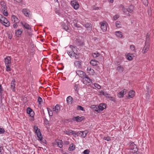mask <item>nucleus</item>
<instances>
[{"label": "nucleus", "instance_id": "obj_38", "mask_svg": "<svg viewBox=\"0 0 154 154\" xmlns=\"http://www.w3.org/2000/svg\"><path fill=\"white\" fill-rule=\"evenodd\" d=\"M100 95H104L106 97H107L109 95V94H107L106 93H104V91L102 90L101 91H100Z\"/></svg>", "mask_w": 154, "mask_h": 154}, {"label": "nucleus", "instance_id": "obj_41", "mask_svg": "<svg viewBox=\"0 0 154 154\" xmlns=\"http://www.w3.org/2000/svg\"><path fill=\"white\" fill-rule=\"evenodd\" d=\"M77 109L78 110L85 111L83 107L80 106H78L77 107Z\"/></svg>", "mask_w": 154, "mask_h": 154}, {"label": "nucleus", "instance_id": "obj_52", "mask_svg": "<svg viewBox=\"0 0 154 154\" xmlns=\"http://www.w3.org/2000/svg\"><path fill=\"white\" fill-rule=\"evenodd\" d=\"M119 17V16L118 15H115L113 17V19L114 20H116Z\"/></svg>", "mask_w": 154, "mask_h": 154}, {"label": "nucleus", "instance_id": "obj_33", "mask_svg": "<svg viewBox=\"0 0 154 154\" xmlns=\"http://www.w3.org/2000/svg\"><path fill=\"white\" fill-rule=\"evenodd\" d=\"M6 18L2 14H0V21L2 23L5 20Z\"/></svg>", "mask_w": 154, "mask_h": 154}, {"label": "nucleus", "instance_id": "obj_23", "mask_svg": "<svg viewBox=\"0 0 154 154\" xmlns=\"http://www.w3.org/2000/svg\"><path fill=\"white\" fill-rule=\"evenodd\" d=\"M122 10L126 14L127 16H130V14L128 12V8H124V7H123L122 9Z\"/></svg>", "mask_w": 154, "mask_h": 154}, {"label": "nucleus", "instance_id": "obj_8", "mask_svg": "<svg viewBox=\"0 0 154 154\" xmlns=\"http://www.w3.org/2000/svg\"><path fill=\"white\" fill-rule=\"evenodd\" d=\"M64 132L69 135H73L75 136L77 134V133L75 131L72 130H65L64 131Z\"/></svg>", "mask_w": 154, "mask_h": 154}, {"label": "nucleus", "instance_id": "obj_20", "mask_svg": "<svg viewBox=\"0 0 154 154\" xmlns=\"http://www.w3.org/2000/svg\"><path fill=\"white\" fill-rule=\"evenodd\" d=\"M74 65L78 68H81V62L78 61H75L74 62Z\"/></svg>", "mask_w": 154, "mask_h": 154}, {"label": "nucleus", "instance_id": "obj_55", "mask_svg": "<svg viewBox=\"0 0 154 154\" xmlns=\"http://www.w3.org/2000/svg\"><path fill=\"white\" fill-rule=\"evenodd\" d=\"M39 140L40 141H42L43 143H45L46 140L42 137Z\"/></svg>", "mask_w": 154, "mask_h": 154}, {"label": "nucleus", "instance_id": "obj_36", "mask_svg": "<svg viewBox=\"0 0 154 154\" xmlns=\"http://www.w3.org/2000/svg\"><path fill=\"white\" fill-rule=\"evenodd\" d=\"M75 145L73 144H71L70 145L69 150L70 151H73L75 148Z\"/></svg>", "mask_w": 154, "mask_h": 154}, {"label": "nucleus", "instance_id": "obj_45", "mask_svg": "<svg viewBox=\"0 0 154 154\" xmlns=\"http://www.w3.org/2000/svg\"><path fill=\"white\" fill-rule=\"evenodd\" d=\"M94 85L95 87L98 88V89H100L101 87L98 84L95 83L94 84Z\"/></svg>", "mask_w": 154, "mask_h": 154}, {"label": "nucleus", "instance_id": "obj_39", "mask_svg": "<svg viewBox=\"0 0 154 154\" xmlns=\"http://www.w3.org/2000/svg\"><path fill=\"white\" fill-rule=\"evenodd\" d=\"M116 26L117 28H120L121 27V23L119 21H117L116 22Z\"/></svg>", "mask_w": 154, "mask_h": 154}, {"label": "nucleus", "instance_id": "obj_6", "mask_svg": "<svg viewBox=\"0 0 154 154\" xmlns=\"http://www.w3.org/2000/svg\"><path fill=\"white\" fill-rule=\"evenodd\" d=\"M22 12L26 17H29L31 15V13L30 11L27 8L23 9L22 10Z\"/></svg>", "mask_w": 154, "mask_h": 154}, {"label": "nucleus", "instance_id": "obj_59", "mask_svg": "<svg viewBox=\"0 0 154 154\" xmlns=\"http://www.w3.org/2000/svg\"><path fill=\"white\" fill-rule=\"evenodd\" d=\"M3 92V89L1 85H0V94H2Z\"/></svg>", "mask_w": 154, "mask_h": 154}, {"label": "nucleus", "instance_id": "obj_17", "mask_svg": "<svg viewBox=\"0 0 154 154\" xmlns=\"http://www.w3.org/2000/svg\"><path fill=\"white\" fill-rule=\"evenodd\" d=\"M101 24V28L103 32L106 31L107 30V27L105 23H100Z\"/></svg>", "mask_w": 154, "mask_h": 154}, {"label": "nucleus", "instance_id": "obj_32", "mask_svg": "<svg viewBox=\"0 0 154 154\" xmlns=\"http://www.w3.org/2000/svg\"><path fill=\"white\" fill-rule=\"evenodd\" d=\"M92 55L93 57L96 58L100 55V54L98 52L96 51L95 52L93 53Z\"/></svg>", "mask_w": 154, "mask_h": 154}, {"label": "nucleus", "instance_id": "obj_56", "mask_svg": "<svg viewBox=\"0 0 154 154\" xmlns=\"http://www.w3.org/2000/svg\"><path fill=\"white\" fill-rule=\"evenodd\" d=\"M63 29H64L66 31H67L68 29V27L66 25H64L63 26Z\"/></svg>", "mask_w": 154, "mask_h": 154}, {"label": "nucleus", "instance_id": "obj_51", "mask_svg": "<svg viewBox=\"0 0 154 154\" xmlns=\"http://www.w3.org/2000/svg\"><path fill=\"white\" fill-rule=\"evenodd\" d=\"M29 114L31 117H33L34 115V112L32 110Z\"/></svg>", "mask_w": 154, "mask_h": 154}, {"label": "nucleus", "instance_id": "obj_47", "mask_svg": "<svg viewBox=\"0 0 154 154\" xmlns=\"http://www.w3.org/2000/svg\"><path fill=\"white\" fill-rule=\"evenodd\" d=\"M103 139L108 141L111 140V139L109 137H104Z\"/></svg>", "mask_w": 154, "mask_h": 154}, {"label": "nucleus", "instance_id": "obj_63", "mask_svg": "<svg viewBox=\"0 0 154 154\" xmlns=\"http://www.w3.org/2000/svg\"><path fill=\"white\" fill-rule=\"evenodd\" d=\"M17 23H15L13 25V27L14 28H17L18 26L17 25Z\"/></svg>", "mask_w": 154, "mask_h": 154}, {"label": "nucleus", "instance_id": "obj_49", "mask_svg": "<svg viewBox=\"0 0 154 154\" xmlns=\"http://www.w3.org/2000/svg\"><path fill=\"white\" fill-rule=\"evenodd\" d=\"M5 132V131L4 128L0 127V134L4 133Z\"/></svg>", "mask_w": 154, "mask_h": 154}, {"label": "nucleus", "instance_id": "obj_48", "mask_svg": "<svg viewBox=\"0 0 154 154\" xmlns=\"http://www.w3.org/2000/svg\"><path fill=\"white\" fill-rule=\"evenodd\" d=\"M90 152V150L89 149H86L83 152L84 154H89Z\"/></svg>", "mask_w": 154, "mask_h": 154}, {"label": "nucleus", "instance_id": "obj_22", "mask_svg": "<svg viewBox=\"0 0 154 154\" xmlns=\"http://www.w3.org/2000/svg\"><path fill=\"white\" fill-rule=\"evenodd\" d=\"M73 100V98L70 96L66 98V101L68 104H71Z\"/></svg>", "mask_w": 154, "mask_h": 154}, {"label": "nucleus", "instance_id": "obj_24", "mask_svg": "<svg viewBox=\"0 0 154 154\" xmlns=\"http://www.w3.org/2000/svg\"><path fill=\"white\" fill-rule=\"evenodd\" d=\"M124 69L123 67L121 66H118L116 69L117 71L120 73H122L124 71Z\"/></svg>", "mask_w": 154, "mask_h": 154}, {"label": "nucleus", "instance_id": "obj_27", "mask_svg": "<svg viewBox=\"0 0 154 154\" xmlns=\"http://www.w3.org/2000/svg\"><path fill=\"white\" fill-rule=\"evenodd\" d=\"M15 81H12L11 84V88L12 90L13 91L15 90Z\"/></svg>", "mask_w": 154, "mask_h": 154}, {"label": "nucleus", "instance_id": "obj_46", "mask_svg": "<svg viewBox=\"0 0 154 154\" xmlns=\"http://www.w3.org/2000/svg\"><path fill=\"white\" fill-rule=\"evenodd\" d=\"M38 101L39 104H41V103L42 101V99L41 97H38Z\"/></svg>", "mask_w": 154, "mask_h": 154}, {"label": "nucleus", "instance_id": "obj_15", "mask_svg": "<svg viewBox=\"0 0 154 154\" xmlns=\"http://www.w3.org/2000/svg\"><path fill=\"white\" fill-rule=\"evenodd\" d=\"M21 23L25 29L28 30H30L31 29V27L30 26V25L27 23H24L21 22Z\"/></svg>", "mask_w": 154, "mask_h": 154}, {"label": "nucleus", "instance_id": "obj_30", "mask_svg": "<svg viewBox=\"0 0 154 154\" xmlns=\"http://www.w3.org/2000/svg\"><path fill=\"white\" fill-rule=\"evenodd\" d=\"M23 32L22 29H20L17 30L15 32L16 35L17 36L20 35L22 34Z\"/></svg>", "mask_w": 154, "mask_h": 154}, {"label": "nucleus", "instance_id": "obj_7", "mask_svg": "<svg viewBox=\"0 0 154 154\" xmlns=\"http://www.w3.org/2000/svg\"><path fill=\"white\" fill-rule=\"evenodd\" d=\"M83 82L84 84H89L90 82H92L91 80L87 76H85V77L83 78Z\"/></svg>", "mask_w": 154, "mask_h": 154}, {"label": "nucleus", "instance_id": "obj_16", "mask_svg": "<svg viewBox=\"0 0 154 154\" xmlns=\"http://www.w3.org/2000/svg\"><path fill=\"white\" fill-rule=\"evenodd\" d=\"M87 70L88 73L90 75H93L94 73V70L93 69H91L90 66L88 67Z\"/></svg>", "mask_w": 154, "mask_h": 154}, {"label": "nucleus", "instance_id": "obj_57", "mask_svg": "<svg viewBox=\"0 0 154 154\" xmlns=\"http://www.w3.org/2000/svg\"><path fill=\"white\" fill-rule=\"evenodd\" d=\"M38 127L36 126H35L34 127V129L35 132H37V130L39 129Z\"/></svg>", "mask_w": 154, "mask_h": 154}, {"label": "nucleus", "instance_id": "obj_3", "mask_svg": "<svg viewBox=\"0 0 154 154\" xmlns=\"http://www.w3.org/2000/svg\"><path fill=\"white\" fill-rule=\"evenodd\" d=\"M150 41L149 35V33H147L146 36V41L145 43V46L144 48H147L149 45V42Z\"/></svg>", "mask_w": 154, "mask_h": 154}, {"label": "nucleus", "instance_id": "obj_19", "mask_svg": "<svg viewBox=\"0 0 154 154\" xmlns=\"http://www.w3.org/2000/svg\"><path fill=\"white\" fill-rule=\"evenodd\" d=\"M84 26L88 30L91 31L92 29L91 25L89 23H86Z\"/></svg>", "mask_w": 154, "mask_h": 154}, {"label": "nucleus", "instance_id": "obj_13", "mask_svg": "<svg viewBox=\"0 0 154 154\" xmlns=\"http://www.w3.org/2000/svg\"><path fill=\"white\" fill-rule=\"evenodd\" d=\"M84 119V116L79 117L78 116L74 117L73 118V119L77 122H81L82 120H83Z\"/></svg>", "mask_w": 154, "mask_h": 154}, {"label": "nucleus", "instance_id": "obj_34", "mask_svg": "<svg viewBox=\"0 0 154 154\" xmlns=\"http://www.w3.org/2000/svg\"><path fill=\"white\" fill-rule=\"evenodd\" d=\"M47 109L49 116H52L54 112L53 110H52L51 109L48 108H47Z\"/></svg>", "mask_w": 154, "mask_h": 154}, {"label": "nucleus", "instance_id": "obj_64", "mask_svg": "<svg viewBox=\"0 0 154 154\" xmlns=\"http://www.w3.org/2000/svg\"><path fill=\"white\" fill-rule=\"evenodd\" d=\"M77 23V21L76 20H74L73 21V26L75 25V24H76Z\"/></svg>", "mask_w": 154, "mask_h": 154}, {"label": "nucleus", "instance_id": "obj_14", "mask_svg": "<svg viewBox=\"0 0 154 154\" xmlns=\"http://www.w3.org/2000/svg\"><path fill=\"white\" fill-rule=\"evenodd\" d=\"M76 44L78 46H81L84 44V42L78 38H76L75 40Z\"/></svg>", "mask_w": 154, "mask_h": 154}, {"label": "nucleus", "instance_id": "obj_10", "mask_svg": "<svg viewBox=\"0 0 154 154\" xmlns=\"http://www.w3.org/2000/svg\"><path fill=\"white\" fill-rule=\"evenodd\" d=\"M76 74L79 76L83 78L85 77V74L83 71L81 70H77L76 72Z\"/></svg>", "mask_w": 154, "mask_h": 154}, {"label": "nucleus", "instance_id": "obj_2", "mask_svg": "<svg viewBox=\"0 0 154 154\" xmlns=\"http://www.w3.org/2000/svg\"><path fill=\"white\" fill-rule=\"evenodd\" d=\"M130 149L132 150L131 151L132 153H134L138 151V149L136 145L132 142H130L129 143Z\"/></svg>", "mask_w": 154, "mask_h": 154}, {"label": "nucleus", "instance_id": "obj_35", "mask_svg": "<svg viewBox=\"0 0 154 154\" xmlns=\"http://www.w3.org/2000/svg\"><path fill=\"white\" fill-rule=\"evenodd\" d=\"M81 133H82L81 135L83 137H85L88 133L87 131H80Z\"/></svg>", "mask_w": 154, "mask_h": 154}, {"label": "nucleus", "instance_id": "obj_4", "mask_svg": "<svg viewBox=\"0 0 154 154\" xmlns=\"http://www.w3.org/2000/svg\"><path fill=\"white\" fill-rule=\"evenodd\" d=\"M106 107V105L104 103H101L97 106V112L99 113L102 111Z\"/></svg>", "mask_w": 154, "mask_h": 154}, {"label": "nucleus", "instance_id": "obj_28", "mask_svg": "<svg viewBox=\"0 0 154 154\" xmlns=\"http://www.w3.org/2000/svg\"><path fill=\"white\" fill-rule=\"evenodd\" d=\"M67 53L71 57H75V55H76L74 52L73 51H71V52L68 51Z\"/></svg>", "mask_w": 154, "mask_h": 154}, {"label": "nucleus", "instance_id": "obj_40", "mask_svg": "<svg viewBox=\"0 0 154 154\" xmlns=\"http://www.w3.org/2000/svg\"><path fill=\"white\" fill-rule=\"evenodd\" d=\"M27 51L28 52H30L32 55H33L34 53V49H29L27 50Z\"/></svg>", "mask_w": 154, "mask_h": 154}, {"label": "nucleus", "instance_id": "obj_1", "mask_svg": "<svg viewBox=\"0 0 154 154\" xmlns=\"http://www.w3.org/2000/svg\"><path fill=\"white\" fill-rule=\"evenodd\" d=\"M0 5L2 6V10L4 15L7 16L8 15V14L5 3L4 2L2 1L0 2Z\"/></svg>", "mask_w": 154, "mask_h": 154}, {"label": "nucleus", "instance_id": "obj_12", "mask_svg": "<svg viewBox=\"0 0 154 154\" xmlns=\"http://www.w3.org/2000/svg\"><path fill=\"white\" fill-rule=\"evenodd\" d=\"M11 20L13 23H17L19 21L18 18L15 15H13L11 16Z\"/></svg>", "mask_w": 154, "mask_h": 154}, {"label": "nucleus", "instance_id": "obj_43", "mask_svg": "<svg viewBox=\"0 0 154 154\" xmlns=\"http://www.w3.org/2000/svg\"><path fill=\"white\" fill-rule=\"evenodd\" d=\"M10 65L6 66V70L7 71L9 72L11 71Z\"/></svg>", "mask_w": 154, "mask_h": 154}, {"label": "nucleus", "instance_id": "obj_5", "mask_svg": "<svg viewBox=\"0 0 154 154\" xmlns=\"http://www.w3.org/2000/svg\"><path fill=\"white\" fill-rule=\"evenodd\" d=\"M60 105L57 104L53 108V111L54 113L58 114L60 111Z\"/></svg>", "mask_w": 154, "mask_h": 154}, {"label": "nucleus", "instance_id": "obj_18", "mask_svg": "<svg viewBox=\"0 0 154 154\" xmlns=\"http://www.w3.org/2000/svg\"><path fill=\"white\" fill-rule=\"evenodd\" d=\"M99 63L98 62L95 60H92L90 62V63L91 65L93 66H96Z\"/></svg>", "mask_w": 154, "mask_h": 154}, {"label": "nucleus", "instance_id": "obj_37", "mask_svg": "<svg viewBox=\"0 0 154 154\" xmlns=\"http://www.w3.org/2000/svg\"><path fill=\"white\" fill-rule=\"evenodd\" d=\"M91 108L93 110L97 112V106L96 105H92L91 106Z\"/></svg>", "mask_w": 154, "mask_h": 154}, {"label": "nucleus", "instance_id": "obj_25", "mask_svg": "<svg viewBox=\"0 0 154 154\" xmlns=\"http://www.w3.org/2000/svg\"><path fill=\"white\" fill-rule=\"evenodd\" d=\"M135 92L133 91H130L128 93V96L129 98L133 97L134 96Z\"/></svg>", "mask_w": 154, "mask_h": 154}, {"label": "nucleus", "instance_id": "obj_53", "mask_svg": "<svg viewBox=\"0 0 154 154\" xmlns=\"http://www.w3.org/2000/svg\"><path fill=\"white\" fill-rule=\"evenodd\" d=\"M32 110V109L30 108H28L27 109V112L28 114H29Z\"/></svg>", "mask_w": 154, "mask_h": 154}, {"label": "nucleus", "instance_id": "obj_9", "mask_svg": "<svg viewBox=\"0 0 154 154\" xmlns=\"http://www.w3.org/2000/svg\"><path fill=\"white\" fill-rule=\"evenodd\" d=\"M11 57H7L5 59V66L10 65L11 62Z\"/></svg>", "mask_w": 154, "mask_h": 154}, {"label": "nucleus", "instance_id": "obj_50", "mask_svg": "<svg viewBox=\"0 0 154 154\" xmlns=\"http://www.w3.org/2000/svg\"><path fill=\"white\" fill-rule=\"evenodd\" d=\"M107 98H109L110 100L112 101L113 102H115L116 101L115 99L112 97H110L109 95L108 96Z\"/></svg>", "mask_w": 154, "mask_h": 154}, {"label": "nucleus", "instance_id": "obj_58", "mask_svg": "<svg viewBox=\"0 0 154 154\" xmlns=\"http://www.w3.org/2000/svg\"><path fill=\"white\" fill-rule=\"evenodd\" d=\"M74 26L77 27V28H80L81 26L77 23L75 24V25H74Z\"/></svg>", "mask_w": 154, "mask_h": 154}, {"label": "nucleus", "instance_id": "obj_26", "mask_svg": "<svg viewBox=\"0 0 154 154\" xmlns=\"http://www.w3.org/2000/svg\"><path fill=\"white\" fill-rule=\"evenodd\" d=\"M115 34L117 37L120 38H122V32L120 31L115 32Z\"/></svg>", "mask_w": 154, "mask_h": 154}, {"label": "nucleus", "instance_id": "obj_62", "mask_svg": "<svg viewBox=\"0 0 154 154\" xmlns=\"http://www.w3.org/2000/svg\"><path fill=\"white\" fill-rule=\"evenodd\" d=\"M77 3L76 2H74V1L71 2V4L73 6V7H74V5H75V3Z\"/></svg>", "mask_w": 154, "mask_h": 154}, {"label": "nucleus", "instance_id": "obj_42", "mask_svg": "<svg viewBox=\"0 0 154 154\" xmlns=\"http://www.w3.org/2000/svg\"><path fill=\"white\" fill-rule=\"evenodd\" d=\"M75 5H74V7H73L75 9H78L79 8V5L77 3H75Z\"/></svg>", "mask_w": 154, "mask_h": 154}, {"label": "nucleus", "instance_id": "obj_61", "mask_svg": "<svg viewBox=\"0 0 154 154\" xmlns=\"http://www.w3.org/2000/svg\"><path fill=\"white\" fill-rule=\"evenodd\" d=\"M16 1L19 3H22L23 2V0H16Z\"/></svg>", "mask_w": 154, "mask_h": 154}, {"label": "nucleus", "instance_id": "obj_54", "mask_svg": "<svg viewBox=\"0 0 154 154\" xmlns=\"http://www.w3.org/2000/svg\"><path fill=\"white\" fill-rule=\"evenodd\" d=\"M126 58L129 60H131L132 59V57L131 56L128 55L127 56Z\"/></svg>", "mask_w": 154, "mask_h": 154}, {"label": "nucleus", "instance_id": "obj_31", "mask_svg": "<svg viewBox=\"0 0 154 154\" xmlns=\"http://www.w3.org/2000/svg\"><path fill=\"white\" fill-rule=\"evenodd\" d=\"M128 12L132 13L134 11V8L133 5H131L128 8Z\"/></svg>", "mask_w": 154, "mask_h": 154}, {"label": "nucleus", "instance_id": "obj_60", "mask_svg": "<svg viewBox=\"0 0 154 154\" xmlns=\"http://www.w3.org/2000/svg\"><path fill=\"white\" fill-rule=\"evenodd\" d=\"M3 148L2 147H0V154H2L3 152Z\"/></svg>", "mask_w": 154, "mask_h": 154}, {"label": "nucleus", "instance_id": "obj_44", "mask_svg": "<svg viewBox=\"0 0 154 154\" xmlns=\"http://www.w3.org/2000/svg\"><path fill=\"white\" fill-rule=\"evenodd\" d=\"M36 135H37V137H38V140H39V139H40L42 137V134L40 132H38V133H37Z\"/></svg>", "mask_w": 154, "mask_h": 154}, {"label": "nucleus", "instance_id": "obj_29", "mask_svg": "<svg viewBox=\"0 0 154 154\" xmlns=\"http://www.w3.org/2000/svg\"><path fill=\"white\" fill-rule=\"evenodd\" d=\"M2 23L4 25H5L6 27L10 26V23L7 19Z\"/></svg>", "mask_w": 154, "mask_h": 154}, {"label": "nucleus", "instance_id": "obj_21", "mask_svg": "<svg viewBox=\"0 0 154 154\" xmlns=\"http://www.w3.org/2000/svg\"><path fill=\"white\" fill-rule=\"evenodd\" d=\"M56 144L60 148H61L63 147L62 142L61 140H56Z\"/></svg>", "mask_w": 154, "mask_h": 154}, {"label": "nucleus", "instance_id": "obj_11", "mask_svg": "<svg viewBox=\"0 0 154 154\" xmlns=\"http://www.w3.org/2000/svg\"><path fill=\"white\" fill-rule=\"evenodd\" d=\"M127 92V91L126 90L124 89L118 93V96L120 98L122 97H123L124 95L126 94Z\"/></svg>", "mask_w": 154, "mask_h": 154}]
</instances>
